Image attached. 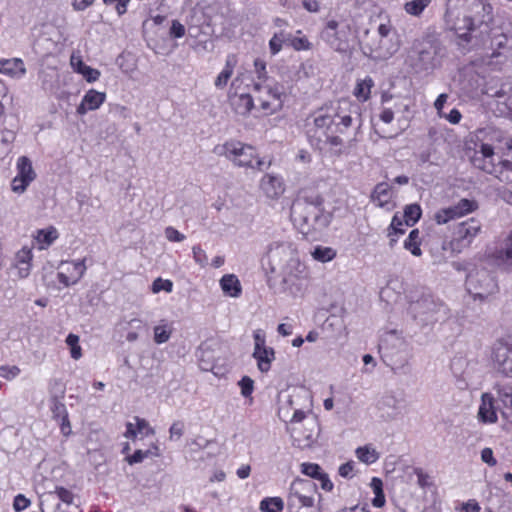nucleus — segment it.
<instances>
[{
	"instance_id": "f257e3e1",
	"label": "nucleus",
	"mask_w": 512,
	"mask_h": 512,
	"mask_svg": "<svg viewBox=\"0 0 512 512\" xmlns=\"http://www.w3.org/2000/svg\"><path fill=\"white\" fill-rule=\"evenodd\" d=\"M353 115H359V107L346 100L321 106L310 116L313 122L310 137L316 139L317 144L323 142L328 146L327 153L331 157H340L345 149L343 139L338 134H344L352 126Z\"/></svg>"
},
{
	"instance_id": "f03ea898",
	"label": "nucleus",
	"mask_w": 512,
	"mask_h": 512,
	"mask_svg": "<svg viewBox=\"0 0 512 512\" xmlns=\"http://www.w3.org/2000/svg\"><path fill=\"white\" fill-rule=\"evenodd\" d=\"M323 197L315 192L298 197L291 206L290 217L294 226L304 235L327 228L332 214L324 207Z\"/></svg>"
},
{
	"instance_id": "7ed1b4c3",
	"label": "nucleus",
	"mask_w": 512,
	"mask_h": 512,
	"mask_svg": "<svg viewBox=\"0 0 512 512\" xmlns=\"http://www.w3.org/2000/svg\"><path fill=\"white\" fill-rule=\"evenodd\" d=\"M266 257L271 272L283 274L285 282L290 278H302L306 274V267L300 261L297 247L292 241L271 242L267 248Z\"/></svg>"
},
{
	"instance_id": "20e7f679",
	"label": "nucleus",
	"mask_w": 512,
	"mask_h": 512,
	"mask_svg": "<svg viewBox=\"0 0 512 512\" xmlns=\"http://www.w3.org/2000/svg\"><path fill=\"white\" fill-rule=\"evenodd\" d=\"M214 153L219 156H225L239 167H247L261 171L266 165L263 160L258 159L256 150L252 146L239 141H228L222 145H217L214 148Z\"/></svg>"
},
{
	"instance_id": "39448f33",
	"label": "nucleus",
	"mask_w": 512,
	"mask_h": 512,
	"mask_svg": "<svg viewBox=\"0 0 512 512\" xmlns=\"http://www.w3.org/2000/svg\"><path fill=\"white\" fill-rule=\"evenodd\" d=\"M409 312L420 325L426 326L444 320L447 308L431 296H423L410 304Z\"/></svg>"
},
{
	"instance_id": "423d86ee",
	"label": "nucleus",
	"mask_w": 512,
	"mask_h": 512,
	"mask_svg": "<svg viewBox=\"0 0 512 512\" xmlns=\"http://www.w3.org/2000/svg\"><path fill=\"white\" fill-rule=\"evenodd\" d=\"M308 394L302 388H293L279 395V417L283 421H289L290 424H299L302 422L306 415L302 407H300V400L307 399Z\"/></svg>"
},
{
	"instance_id": "0eeeda50",
	"label": "nucleus",
	"mask_w": 512,
	"mask_h": 512,
	"mask_svg": "<svg viewBox=\"0 0 512 512\" xmlns=\"http://www.w3.org/2000/svg\"><path fill=\"white\" fill-rule=\"evenodd\" d=\"M254 91L257 93L256 101L261 110L269 115L280 111L283 107L284 88L278 83L254 82Z\"/></svg>"
},
{
	"instance_id": "6e6552de",
	"label": "nucleus",
	"mask_w": 512,
	"mask_h": 512,
	"mask_svg": "<svg viewBox=\"0 0 512 512\" xmlns=\"http://www.w3.org/2000/svg\"><path fill=\"white\" fill-rule=\"evenodd\" d=\"M416 52L417 56L413 62L414 68L416 71H428L434 69L439 64V59L443 56L444 49L437 40L426 39L419 43Z\"/></svg>"
},
{
	"instance_id": "1a4fd4ad",
	"label": "nucleus",
	"mask_w": 512,
	"mask_h": 512,
	"mask_svg": "<svg viewBox=\"0 0 512 512\" xmlns=\"http://www.w3.org/2000/svg\"><path fill=\"white\" fill-rule=\"evenodd\" d=\"M466 288L474 299L485 300L498 290L497 283L487 270L470 272L466 279Z\"/></svg>"
},
{
	"instance_id": "9d476101",
	"label": "nucleus",
	"mask_w": 512,
	"mask_h": 512,
	"mask_svg": "<svg viewBox=\"0 0 512 512\" xmlns=\"http://www.w3.org/2000/svg\"><path fill=\"white\" fill-rule=\"evenodd\" d=\"M316 485L311 480L296 479L292 482L288 497V510L293 511L303 507H315L314 494Z\"/></svg>"
},
{
	"instance_id": "9b49d317",
	"label": "nucleus",
	"mask_w": 512,
	"mask_h": 512,
	"mask_svg": "<svg viewBox=\"0 0 512 512\" xmlns=\"http://www.w3.org/2000/svg\"><path fill=\"white\" fill-rule=\"evenodd\" d=\"M350 34L351 27L349 24L330 20L321 32V38L333 50L337 52H346L349 48Z\"/></svg>"
},
{
	"instance_id": "f8f14e48",
	"label": "nucleus",
	"mask_w": 512,
	"mask_h": 512,
	"mask_svg": "<svg viewBox=\"0 0 512 512\" xmlns=\"http://www.w3.org/2000/svg\"><path fill=\"white\" fill-rule=\"evenodd\" d=\"M293 439V445L305 449L311 447L318 436L319 428L315 419H309L305 423V427L298 424H290L288 428Z\"/></svg>"
},
{
	"instance_id": "ddd939ff",
	"label": "nucleus",
	"mask_w": 512,
	"mask_h": 512,
	"mask_svg": "<svg viewBox=\"0 0 512 512\" xmlns=\"http://www.w3.org/2000/svg\"><path fill=\"white\" fill-rule=\"evenodd\" d=\"M57 279L65 287L76 284L85 274V259L78 261H61L59 264Z\"/></svg>"
},
{
	"instance_id": "4468645a",
	"label": "nucleus",
	"mask_w": 512,
	"mask_h": 512,
	"mask_svg": "<svg viewBox=\"0 0 512 512\" xmlns=\"http://www.w3.org/2000/svg\"><path fill=\"white\" fill-rule=\"evenodd\" d=\"M477 207L478 204L475 200L461 199L457 204L437 211L435 213V221L437 224H446L450 220L473 212Z\"/></svg>"
},
{
	"instance_id": "2eb2a0df",
	"label": "nucleus",
	"mask_w": 512,
	"mask_h": 512,
	"mask_svg": "<svg viewBox=\"0 0 512 512\" xmlns=\"http://www.w3.org/2000/svg\"><path fill=\"white\" fill-rule=\"evenodd\" d=\"M493 361L499 372L512 377V343L498 341L493 348Z\"/></svg>"
},
{
	"instance_id": "dca6fc26",
	"label": "nucleus",
	"mask_w": 512,
	"mask_h": 512,
	"mask_svg": "<svg viewBox=\"0 0 512 512\" xmlns=\"http://www.w3.org/2000/svg\"><path fill=\"white\" fill-rule=\"evenodd\" d=\"M481 223L475 218H470L467 221L458 224L453 241L461 247L469 246L473 239L480 233Z\"/></svg>"
},
{
	"instance_id": "f3484780",
	"label": "nucleus",
	"mask_w": 512,
	"mask_h": 512,
	"mask_svg": "<svg viewBox=\"0 0 512 512\" xmlns=\"http://www.w3.org/2000/svg\"><path fill=\"white\" fill-rule=\"evenodd\" d=\"M471 163L477 169L488 174L495 172L494 149L489 144H481L480 149L475 151L471 158Z\"/></svg>"
},
{
	"instance_id": "a211bd4d",
	"label": "nucleus",
	"mask_w": 512,
	"mask_h": 512,
	"mask_svg": "<svg viewBox=\"0 0 512 512\" xmlns=\"http://www.w3.org/2000/svg\"><path fill=\"white\" fill-rule=\"evenodd\" d=\"M106 94L104 92H98L94 89H90L84 95L80 105L77 107V113L84 115L88 111L98 109L105 101Z\"/></svg>"
},
{
	"instance_id": "6ab92c4d",
	"label": "nucleus",
	"mask_w": 512,
	"mask_h": 512,
	"mask_svg": "<svg viewBox=\"0 0 512 512\" xmlns=\"http://www.w3.org/2000/svg\"><path fill=\"white\" fill-rule=\"evenodd\" d=\"M260 187L265 195L271 199L280 197L285 190L281 178L270 174L262 178Z\"/></svg>"
},
{
	"instance_id": "aec40b11",
	"label": "nucleus",
	"mask_w": 512,
	"mask_h": 512,
	"mask_svg": "<svg viewBox=\"0 0 512 512\" xmlns=\"http://www.w3.org/2000/svg\"><path fill=\"white\" fill-rule=\"evenodd\" d=\"M0 73L12 78H21L26 73L24 62L20 58L0 60Z\"/></svg>"
},
{
	"instance_id": "412c9836",
	"label": "nucleus",
	"mask_w": 512,
	"mask_h": 512,
	"mask_svg": "<svg viewBox=\"0 0 512 512\" xmlns=\"http://www.w3.org/2000/svg\"><path fill=\"white\" fill-rule=\"evenodd\" d=\"M32 258V250L28 247H23L17 252L15 257V267L20 278H25L29 275Z\"/></svg>"
},
{
	"instance_id": "4be33fe9",
	"label": "nucleus",
	"mask_w": 512,
	"mask_h": 512,
	"mask_svg": "<svg viewBox=\"0 0 512 512\" xmlns=\"http://www.w3.org/2000/svg\"><path fill=\"white\" fill-rule=\"evenodd\" d=\"M220 286L227 296L238 298L242 293V286L234 274H226L220 279Z\"/></svg>"
},
{
	"instance_id": "5701e85b",
	"label": "nucleus",
	"mask_w": 512,
	"mask_h": 512,
	"mask_svg": "<svg viewBox=\"0 0 512 512\" xmlns=\"http://www.w3.org/2000/svg\"><path fill=\"white\" fill-rule=\"evenodd\" d=\"M253 358L257 361V367L262 373H267L271 368V363L275 359L274 349L266 347L259 350H254Z\"/></svg>"
},
{
	"instance_id": "b1692460",
	"label": "nucleus",
	"mask_w": 512,
	"mask_h": 512,
	"mask_svg": "<svg viewBox=\"0 0 512 512\" xmlns=\"http://www.w3.org/2000/svg\"><path fill=\"white\" fill-rule=\"evenodd\" d=\"M479 418L486 423H495L497 414L493 406V397L489 394L482 395V403L478 411Z\"/></svg>"
},
{
	"instance_id": "393cba45",
	"label": "nucleus",
	"mask_w": 512,
	"mask_h": 512,
	"mask_svg": "<svg viewBox=\"0 0 512 512\" xmlns=\"http://www.w3.org/2000/svg\"><path fill=\"white\" fill-rule=\"evenodd\" d=\"M389 38H379V41L373 47H370V54L375 55L379 58H388L392 56L397 50L398 45L396 43H389Z\"/></svg>"
},
{
	"instance_id": "a878e982",
	"label": "nucleus",
	"mask_w": 512,
	"mask_h": 512,
	"mask_svg": "<svg viewBox=\"0 0 512 512\" xmlns=\"http://www.w3.org/2000/svg\"><path fill=\"white\" fill-rule=\"evenodd\" d=\"M236 63L237 59L235 55L227 56L224 69L219 73L214 82V85L217 89H223L226 87L229 79L233 74Z\"/></svg>"
},
{
	"instance_id": "bb28decb",
	"label": "nucleus",
	"mask_w": 512,
	"mask_h": 512,
	"mask_svg": "<svg viewBox=\"0 0 512 512\" xmlns=\"http://www.w3.org/2000/svg\"><path fill=\"white\" fill-rule=\"evenodd\" d=\"M231 104L237 114L245 116L254 107V99L250 94H241L232 98Z\"/></svg>"
},
{
	"instance_id": "cd10ccee",
	"label": "nucleus",
	"mask_w": 512,
	"mask_h": 512,
	"mask_svg": "<svg viewBox=\"0 0 512 512\" xmlns=\"http://www.w3.org/2000/svg\"><path fill=\"white\" fill-rule=\"evenodd\" d=\"M58 238V231L55 227L40 229L37 231L35 239L39 244V249H45L50 246Z\"/></svg>"
},
{
	"instance_id": "c85d7f7f",
	"label": "nucleus",
	"mask_w": 512,
	"mask_h": 512,
	"mask_svg": "<svg viewBox=\"0 0 512 512\" xmlns=\"http://www.w3.org/2000/svg\"><path fill=\"white\" fill-rule=\"evenodd\" d=\"M432 0H405L403 10L410 16L421 17Z\"/></svg>"
},
{
	"instance_id": "c756f323",
	"label": "nucleus",
	"mask_w": 512,
	"mask_h": 512,
	"mask_svg": "<svg viewBox=\"0 0 512 512\" xmlns=\"http://www.w3.org/2000/svg\"><path fill=\"white\" fill-rule=\"evenodd\" d=\"M17 177H21L26 179L29 182H32L35 177V171L33 170L32 163L30 159L26 156H21L17 161Z\"/></svg>"
},
{
	"instance_id": "7c9ffc66",
	"label": "nucleus",
	"mask_w": 512,
	"mask_h": 512,
	"mask_svg": "<svg viewBox=\"0 0 512 512\" xmlns=\"http://www.w3.org/2000/svg\"><path fill=\"white\" fill-rule=\"evenodd\" d=\"M492 175L501 182L512 183V162L509 160H500L495 164V172Z\"/></svg>"
},
{
	"instance_id": "2f4dec72",
	"label": "nucleus",
	"mask_w": 512,
	"mask_h": 512,
	"mask_svg": "<svg viewBox=\"0 0 512 512\" xmlns=\"http://www.w3.org/2000/svg\"><path fill=\"white\" fill-rule=\"evenodd\" d=\"M372 200L377 202L380 207H384L391 199L390 187L386 183H379L374 188Z\"/></svg>"
},
{
	"instance_id": "473e14b6",
	"label": "nucleus",
	"mask_w": 512,
	"mask_h": 512,
	"mask_svg": "<svg viewBox=\"0 0 512 512\" xmlns=\"http://www.w3.org/2000/svg\"><path fill=\"white\" fill-rule=\"evenodd\" d=\"M357 458L367 464H373L379 459V453L370 445L358 447L355 451Z\"/></svg>"
},
{
	"instance_id": "72a5a7b5",
	"label": "nucleus",
	"mask_w": 512,
	"mask_h": 512,
	"mask_svg": "<svg viewBox=\"0 0 512 512\" xmlns=\"http://www.w3.org/2000/svg\"><path fill=\"white\" fill-rule=\"evenodd\" d=\"M172 334L171 326L165 321L162 320L159 325L154 327V341L157 344L166 343Z\"/></svg>"
},
{
	"instance_id": "f704fd0d",
	"label": "nucleus",
	"mask_w": 512,
	"mask_h": 512,
	"mask_svg": "<svg viewBox=\"0 0 512 512\" xmlns=\"http://www.w3.org/2000/svg\"><path fill=\"white\" fill-rule=\"evenodd\" d=\"M405 249L409 250L414 256H421L420 233L418 229L412 230L408 238L404 241Z\"/></svg>"
},
{
	"instance_id": "c9c22d12",
	"label": "nucleus",
	"mask_w": 512,
	"mask_h": 512,
	"mask_svg": "<svg viewBox=\"0 0 512 512\" xmlns=\"http://www.w3.org/2000/svg\"><path fill=\"white\" fill-rule=\"evenodd\" d=\"M284 502L280 497H268L260 502V510L263 512H282Z\"/></svg>"
},
{
	"instance_id": "e433bc0d",
	"label": "nucleus",
	"mask_w": 512,
	"mask_h": 512,
	"mask_svg": "<svg viewBox=\"0 0 512 512\" xmlns=\"http://www.w3.org/2000/svg\"><path fill=\"white\" fill-rule=\"evenodd\" d=\"M311 254L315 260L325 263L336 257V250L331 247L317 246Z\"/></svg>"
},
{
	"instance_id": "4c0bfd02",
	"label": "nucleus",
	"mask_w": 512,
	"mask_h": 512,
	"mask_svg": "<svg viewBox=\"0 0 512 512\" xmlns=\"http://www.w3.org/2000/svg\"><path fill=\"white\" fill-rule=\"evenodd\" d=\"M55 496L58 498V500L62 501L66 505H70L73 503L74 495L71 491H69L66 488L57 487L54 492H50L47 494L45 501L53 502Z\"/></svg>"
},
{
	"instance_id": "58836bf2",
	"label": "nucleus",
	"mask_w": 512,
	"mask_h": 512,
	"mask_svg": "<svg viewBox=\"0 0 512 512\" xmlns=\"http://www.w3.org/2000/svg\"><path fill=\"white\" fill-rule=\"evenodd\" d=\"M421 208L418 204H410L404 210V222L407 226H413L421 217Z\"/></svg>"
},
{
	"instance_id": "ea45409f",
	"label": "nucleus",
	"mask_w": 512,
	"mask_h": 512,
	"mask_svg": "<svg viewBox=\"0 0 512 512\" xmlns=\"http://www.w3.org/2000/svg\"><path fill=\"white\" fill-rule=\"evenodd\" d=\"M15 138L16 134L14 131L9 129L2 130L0 139V156L5 155L10 151V146L14 142Z\"/></svg>"
},
{
	"instance_id": "a19ab883",
	"label": "nucleus",
	"mask_w": 512,
	"mask_h": 512,
	"mask_svg": "<svg viewBox=\"0 0 512 512\" xmlns=\"http://www.w3.org/2000/svg\"><path fill=\"white\" fill-rule=\"evenodd\" d=\"M159 455V449L158 447H154V451L152 450H136L132 455L128 456L126 458L127 462L130 465L141 463L145 458H148L150 456H158Z\"/></svg>"
},
{
	"instance_id": "79ce46f5",
	"label": "nucleus",
	"mask_w": 512,
	"mask_h": 512,
	"mask_svg": "<svg viewBox=\"0 0 512 512\" xmlns=\"http://www.w3.org/2000/svg\"><path fill=\"white\" fill-rule=\"evenodd\" d=\"M373 86L372 79L368 78L357 83L354 94L357 98L366 101L369 98L370 89Z\"/></svg>"
},
{
	"instance_id": "37998d69",
	"label": "nucleus",
	"mask_w": 512,
	"mask_h": 512,
	"mask_svg": "<svg viewBox=\"0 0 512 512\" xmlns=\"http://www.w3.org/2000/svg\"><path fill=\"white\" fill-rule=\"evenodd\" d=\"M66 344L70 347L71 357L75 360L81 358L82 349L79 345V337L76 334L70 333L66 337Z\"/></svg>"
},
{
	"instance_id": "c03bdc74",
	"label": "nucleus",
	"mask_w": 512,
	"mask_h": 512,
	"mask_svg": "<svg viewBox=\"0 0 512 512\" xmlns=\"http://www.w3.org/2000/svg\"><path fill=\"white\" fill-rule=\"evenodd\" d=\"M505 264L512 266V231L505 240V247L499 251L498 255Z\"/></svg>"
},
{
	"instance_id": "a18cd8bd",
	"label": "nucleus",
	"mask_w": 512,
	"mask_h": 512,
	"mask_svg": "<svg viewBox=\"0 0 512 512\" xmlns=\"http://www.w3.org/2000/svg\"><path fill=\"white\" fill-rule=\"evenodd\" d=\"M301 472L311 478L317 479L323 473L321 467L315 463H303Z\"/></svg>"
},
{
	"instance_id": "49530a36",
	"label": "nucleus",
	"mask_w": 512,
	"mask_h": 512,
	"mask_svg": "<svg viewBox=\"0 0 512 512\" xmlns=\"http://www.w3.org/2000/svg\"><path fill=\"white\" fill-rule=\"evenodd\" d=\"M255 73L257 75V81L263 84H267L268 77L266 72V63L261 59H256L254 61Z\"/></svg>"
},
{
	"instance_id": "de8ad7c7",
	"label": "nucleus",
	"mask_w": 512,
	"mask_h": 512,
	"mask_svg": "<svg viewBox=\"0 0 512 512\" xmlns=\"http://www.w3.org/2000/svg\"><path fill=\"white\" fill-rule=\"evenodd\" d=\"M51 411L53 417L59 420L68 416L66 406L64 405V403L57 400L56 398H54L52 401Z\"/></svg>"
},
{
	"instance_id": "09e8293b",
	"label": "nucleus",
	"mask_w": 512,
	"mask_h": 512,
	"mask_svg": "<svg viewBox=\"0 0 512 512\" xmlns=\"http://www.w3.org/2000/svg\"><path fill=\"white\" fill-rule=\"evenodd\" d=\"M184 423L182 421H175L169 429V438L172 441L179 440L184 434Z\"/></svg>"
},
{
	"instance_id": "8fccbe9b",
	"label": "nucleus",
	"mask_w": 512,
	"mask_h": 512,
	"mask_svg": "<svg viewBox=\"0 0 512 512\" xmlns=\"http://www.w3.org/2000/svg\"><path fill=\"white\" fill-rule=\"evenodd\" d=\"M20 374V368L18 366H0V377L7 380H12Z\"/></svg>"
},
{
	"instance_id": "3c124183",
	"label": "nucleus",
	"mask_w": 512,
	"mask_h": 512,
	"mask_svg": "<svg viewBox=\"0 0 512 512\" xmlns=\"http://www.w3.org/2000/svg\"><path fill=\"white\" fill-rule=\"evenodd\" d=\"M239 386H240V389H241V394L242 396L244 397H248L252 394L253 392V389H254V381L248 377V376H244L242 377V379L239 381Z\"/></svg>"
},
{
	"instance_id": "603ef678",
	"label": "nucleus",
	"mask_w": 512,
	"mask_h": 512,
	"mask_svg": "<svg viewBox=\"0 0 512 512\" xmlns=\"http://www.w3.org/2000/svg\"><path fill=\"white\" fill-rule=\"evenodd\" d=\"M172 282L170 280H163L161 278H157L154 280L152 284V291L154 293H158L160 291L171 292L172 291Z\"/></svg>"
},
{
	"instance_id": "864d4df0",
	"label": "nucleus",
	"mask_w": 512,
	"mask_h": 512,
	"mask_svg": "<svg viewBox=\"0 0 512 512\" xmlns=\"http://www.w3.org/2000/svg\"><path fill=\"white\" fill-rule=\"evenodd\" d=\"M30 183L26 179L15 176L11 183V189L15 193H23Z\"/></svg>"
},
{
	"instance_id": "5fc2aeb1",
	"label": "nucleus",
	"mask_w": 512,
	"mask_h": 512,
	"mask_svg": "<svg viewBox=\"0 0 512 512\" xmlns=\"http://www.w3.org/2000/svg\"><path fill=\"white\" fill-rule=\"evenodd\" d=\"M80 74H82L85 77V79L90 83L97 81L100 77V72L97 69H94L87 65L85 67H82V70H80Z\"/></svg>"
},
{
	"instance_id": "6e6d98bb",
	"label": "nucleus",
	"mask_w": 512,
	"mask_h": 512,
	"mask_svg": "<svg viewBox=\"0 0 512 512\" xmlns=\"http://www.w3.org/2000/svg\"><path fill=\"white\" fill-rule=\"evenodd\" d=\"M30 505V500L27 499L23 494H18L14 498L13 508L16 512L25 510Z\"/></svg>"
},
{
	"instance_id": "4d7b16f0",
	"label": "nucleus",
	"mask_w": 512,
	"mask_h": 512,
	"mask_svg": "<svg viewBox=\"0 0 512 512\" xmlns=\"http://www.w3.org/2000/svg\"><path fill=\"white\" fill-rule=\"evenodd\" d=\"M165 237L171 242H181L185 239V236L176 230L174 227H167L165 229Z\"/></svg>"
},
{
	"instance_id": "13d9d810",
	"label": "nucleus",
	"mask_w": 512,
	"mask_h": 512,
	"mask_svg": "<svg viewBox=\"0 0 512 512\" xmlns=\"http://www.w3.org/2000/svg\"><path fill=\"white\" fill-rule=\"evenodd\" d=\"M192 251L195 262L204 267L207 264V255L204 250L200 246H194Z\"/></svg>"
},
{
	"instance_id": "bf43d9fd",
	"label": "nucleus",
	"mask_w": 512,
	"mask_h": 512,
	"mask_svg": "<svg viewBox=\"0 0 512 512\" xmlns=\"http://www.w3.org/2000/svg\"><path fill=\"white\" fill-rule=\"evenodd\" d=\"M170 35L175 38H181L185 35V27L178 20H173L170 28Z\"/></svg>"
},
{
	"instance_id": "052dcab7",
	"label": "nucleus",
	"mask_w": 512,
	"mask_h": 512,
	"mask_svg": "<svg viewBox=\"0 0 512 512\" xmlns=\"http://www.w3.org/2000/svg\"><path fill=\"white\" fill-rule=\"evenodd\" d=\"M283 41H284V39H283L282 33L279 35L276 34L272 37V39L269 42V45H270L271 52L273 54H276L281 50Z\"/></svg>"
},
{
	"instance_id": "680f3d73",
	"label": "nucleus",
	"mask_w": 512,
	"mask_h": 512,
	"mask_svg": "<svg viewBox=\"0 0 512 512\" xmlns=\"http://www.w3.org/2000/svg\"><path fill=\"white\" fill-rule=\"evenodd\" d=\"M481 460L489 466H495L497 464V461L493 456V451L490 448H484L481 451Z\"/></svg>"
},
{
	"instance_id": "e2e57ef3",
	"label": "nucleus",
	"mask_w": 512,
	"mask_h": 512,
	"mask_svg": "<svg viewBox=\"0 0 512 512\" xmlns=\"http://www.w3.org/2000/svg\"><path fill=\"white\" fill-rule=\"evenodd\" d=\"M377 34L379 38H389L393 32V27L390 23H383L378 26Z\"/></svg>"
},
{
	"instance_id": "0e129e2a",
	"label": "nucleus",
	"mask_w": 512,
	"mask_h": 512,
	"mask_svg": "<svg viewBox=\"0 0 512 512\" xmlns=\"http://www.w3.org/2000/svg\"><path fill=\"white\" fill-rule=\"evenodd\" d=\"M95 1L96 0H72V7L75 11H84L93 5Z\"/></svg>"
},
{
	"instance_id": "69168bd1",
	"label": "nucleus",
	"mask_w": 512,
	"mask_h": 512,
	"mask_svg": "<svg viewBox=\"0 0 512 512\" xmlns=\"http://www.w3.org/2000/svg\"><path fill=\"white\" fill-rule=\"evenodd\" d=\"M460 512H480V506L477 501L469 500L462 504Z\"/></svg>"
},
{
	"instance_id": "338daca9",
	"label": "nucleus",
	"mask_w": 512,
	"mask_h": 512,
	"mask_svg": "<svg viewBox=\"0 0 512 512\" xmlns=\"http://www.w3.org/2000/svg\"><path fill=\"white\" fill-rule=\"evenodd\" d=\"M404 220L402 218H399L397 215H395L392 219L390 228L394 231L395 234L397 233H404V230L402 228Z\"/></svg>"
},
{
	"instance_id": "774afa93",
	"label": "nucleus",
	"mask_w": 512,
	"mask_h": 512,
	"mask_svg": "<svg viewBox=\"0 0 512 512\" xmlns=\"http://www.w3.org/2000/svg\"><path fill=\"white\" fill-rule=\"evenodd\" d=\"M353 462H347L339 467V475L344 478L352 477Z\"/></svg>"
}]
</instances>
